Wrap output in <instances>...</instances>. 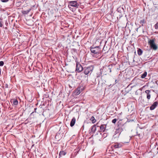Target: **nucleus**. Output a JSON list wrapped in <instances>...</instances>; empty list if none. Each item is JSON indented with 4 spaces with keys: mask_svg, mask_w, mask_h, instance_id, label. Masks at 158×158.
<instances>
[{
    "mask_svg": "<svg viewBox=\"0 0 158 158\" xmlns=\"http://www.w3.org/2000/svg\"><path fill=\"white\" fill-rule=\"evenodd\" d=\"M151 91L149 90H147L145 91V93L147 94V97L148 99H149L151 98Z\"/></svg>",
    "mask_w": 158,
    "mask_h": 158,
    "instance_id": "nucleus-8",
    "label": "nucleus"
},
{
    "mask_svg": "<svg viewBox=\"0 0 158 158\" xmlns=\"http://www.w3.org/2000/svg\"><path fill=\"white\" fill-rule=\"evenodd\" d=\"M5 28L6 29H7V27H5Z\"/></svg>",
    "mask_w": 158,
    "mask_h": 158,
    "instance_id": "nucleus-35",
    "label": "nucleus"
},
{
    "mask_svg": "<svg viewBox=\"0 0 158 158\" xmlns=\"http://www.w3.org/2000/svg\"><path fill=\"white\" fill-rule=\"evenodd\" d=\"M135 94L136 95H138V93L137 92V91H136L135 92Z\"/></svg>",
    "mask_w": 158,
    "mask_h": 158,
    "instance_id": "nucleus-31",
    "label": "nucleus"
},
{
    "mask_svg": "<svg viewBox=\"0 0 158 158\" xmlns=\"http://www.w3.org/2000/svg\"><path fill=\"white\" fill-rule=\"evenodd\" d=\"M76 122V119L75 117L73 118L72 119L70 123V125L71 127H73L75 124Z\"/></svg>",
    "mask_w": 158,
    "mask_h": 158,
    "instance_id": "nucleus-12",
    "label": "nucleus"
},
{
    "mask_svg": "<svg viewBox=\"0 0 158 158\" xmlns=\"http://www.w3.org/2000/svg\"><path fill=\"white\" fill-rule=\"evenodd\" d=\"M3 24L1 22V21H0V27H1L3 26Z\"/></svg>",
    "mask_w": 158,
    "mask_h": 158,
    "instance_id": "nucleus-26",
    "label": "nucleus"
},
{
    "mask_svg": "<svg viewBox=\"0 0 158 158\" xmlns=\"http://www.w3.org/2000/svg\"><path fill=\"white\" fill-rule=\"evenodd\" d=\"M4 63L3 61H0V66H2L3 65Z\"/></svg>",
    "mask_w": 158,
    "mask_h": 158,
    "instance_id": "nucleus-24",
    "label": "nucleus"
},
{
    "mask_svg": "<svg viewBox=\"0 0 158 158\" xmlns=\"http://www.w3.org/2000/svg\"><path fill=\"white\" fill-rule=\"evenodd\" d=\"M145 23V21L144 19L142 20L140 22V23L142 24V25H143V24L144 23Z\"/></svg>",
    "mask_w": 158,
    "mask_h": 158,
    "instance_id": "nucleus-20",
    "label": "nucleus"
},
{
    "mask_svg": "<svg viewBox=\"0 0 158 158\" xmlns=\"http://www.w3.org/2000/svg\"><path fill=\"white\" fill-rule=\"evenodd\" d=\"M117 11L118 12L120 13L121 15H119V16H122V13L124 11V9L122 7L118 8L117 9Z\"/></svg>",
    "mask_w": 158,
    "mask_h": 158,
    "instance_id": "nucleus-10",
    "label": "nucleus"
},
{
    "mask_svg": "<svg viewBox=\"0 0 158 158\" xmlns=\"http://www.w3.org/2000/svg\"><path fill=\"white\" fill-rule=\"evenodd\" d=\"M155 27L156 29H158V22L155 24Z\"/></svg>",
    "mask_w": 158,
    "mask_h": 158,
    "instance_id": "nucleus-23",
    "label": "nucleus"
},
{
    "mask_svg": "<svg viewBox=\"0 0 158 158\" xmlns=\"http://www.w3.org/2000/svg\"><path fill=\"white\" fill-rule=\"evenodd\" d=\"M138 28H136V31H137V30H138Z\"/></svg>",
    "mask_w": 158,
    "mask_h": 158,
    "instance_id": "nucleus-33",
    "label": "nucleus"
},
{
    "mask_svg": "<svg viewBox=\"0 0 158 158\" xmlns=\"http://www.w3.org/2000/svg\"><path fill=\"white\" fill-rule=\"evenodd\" d=\"M90 50L92 53L94 54H99L101 52L100 48L98 46L96 47L91 46Z\"/></svg>",
    "mask_w": 158,
    "mask_h": 158,
    "instance_id": "nucleus-2",
    "label": "nucleus"
},
{
    "mask_svg": "<svg viewBox=\"0 0 158 158\" xmlns=\"http://www.w3.org/2000/svg\"><path fill=\"white\" fill-rule=\"evenodd\" d=\"M158 105V102H155L150 106V110H153Z\"/></svg>",
    "mask_w": 158,
    "mask_h": 158,
    "instance_id": "nucleus-7",
    "label": "nucleus"
},
{
    "mask_svg": "<svg viewBox=\"0 0 158 158\" xmlns=\"http://www.w3.org/2000/svg\"><path fill=\"white\" fill-rule=\"evenodd\" d=\"M118 81L117 80H115V84L118 83Z\"/></svg>",
    "mask_w": 158,
    "mask_h": 158,
    "instance_id": "nucleus-30",
    "label": "nucleus"
},
{
    "mask_svg": "<svg viewBox=\"0 0 158 158\" xmlns=\"http://www.w3.org/2000/svg\"><path fill=\"white\" fill-rule=\"evenodd\" d=\"M143 53V51L140 48H139V55H141Z\"/></svg>",
    "mask_w": 158,
    "mask_h": 158,
    "instance_id": "nucleus-21",
    "label": "nucleus"
},
{
    "mask_svg": "<svg viewBox=\"0 0 158 158\" xmlns=\"http://www.w3.org/2000/svg\"><path fill=\"white\" fill-rule=\"evenodd\" d=\"M1 1L3 2H8L9 0H1Z\"/></svg>",
    "mask_w": 158,
    "mask_h": 158,
    "instance_id": "nucleus-25",
    "label": "nucleus"
},
{
    "mask_svg": "<svg viewBox=\"0 0 158 158\" xmlns=\"http://www.w3.org/2000/svg\"><path fill=\"white\" fill-rule=\"evenodd\" d=\"M137 52L138 53V49L137 50Z\"/></svg>",
    "mask_w": 158,
    "mask_h": 158,
    "instance_id": "nucleus-32",
    "label": "nucleus"
},
{
    "mask_svg": "<svg viewBox=\"0 0 158 158\" xmlns=\"http://www.w3.org/2000/svg\"><path fill=\"white\" fill-rule=\"evenodd\" d=\"M156 83L158 85V79L156 81Z\"/></svg>",
    "mask_w": 158,
    "mask_h": 158,
    "instance_id": "nucleus-29",
    "label": "nucleus"
},
{
    "mask_svg": "<svg viewBox=\"0 0 158 158\" xmlns=\"http://www.w3.org/2000/svg\"><path fill=\"white\" fill-rule=\"evenodd\" d=\"M80 88L78 87L75 90V93L76 95H78L80 94L81 91L80 90Z\"/></svg>",
    "mask_w": 158,
    "mask_h": 158,
    "instance_id": "nucleus-13",
    "label": "nucleus"
},
{
    "mask_svg": "<svg viewBox=\"0 0 158 158\" xmlns=\"http://www.w3.org/2000/svg\"><path fill=\"white\" fill-rule=\"evenodd\" d=\"M71 6H70V4H69L68 6V7L70 9V10H71V9L72 8H71Z\"/></svg>",
    "mask_w": 158,
    "mask_h": 158,
    "instance_id": "nucleus-28",
    "label": "nucleus"
},
{
    "mask_svg": "<svg viewBox=\"0 0 158 158\" xmlns=\"http://www.w3.org/2000/svg\"><path fill=\"white\" fill-rule=\"evenodd\" d=\"M106 47L105 48V47L104 46L102 50V52H104L106 51Z\"/></svg>",
    "mask_w": 158,
    "mask_h": 158,
    "instance_id": "nucleus-27",
    "label": "nucleus"
},
{
    "mask_svg": "<svg viewBox=\"0 0 158 158\" xmlns=\"http://www.w3.org/2000/svg\"><path fill=\"white\" fill-rule=\"evenodd\" d=\"M117 119L116 118H114L112 120V122L113 123H115L117 121Z\"/></svg>",
    "mask_w": 158,
    "mask_h": 158,
    "instance_id": "nucleus-22",
    "label": "nucleus"
},
{
    "mask_svg": "<svg viewBox=\"0 0 158 158\" xmlns=\"http://www.w3.org/2000/svg\"><path fill=\"white\" fill-rule=\"evenodd\" d=\"M147 74V73L146 72H145L144 73L141 75V77L142 78H145Z\"/></svg>",
    "mask_w": 158,
    "mask_h": 158,
    "instance_id": "nucleus-19",
    "label": "nucleus"
},
{
    "mask_svg": "<svg viewBox=\"0 0 158 158\" xmlns=\"http://www.w3.org/2000/svg\"><path fill=\"white\" fill-rule=\"evenodd\" d=\"M90 119L92 121L93 123H95L96 121V120L95 119L94 117L93 116L91 117Z\"/></svg>",
    "mask_w": 158,
    "mask_h": 158,
    "instance_id": "nucleus-17",
    "label": "nucleus"
},
{
    "mask_svg": "<svg viewBox=\"0 0 158 158\" xmlns=\"http://www.w3.org/2000/svg\"><path fill=\"white\" fill-rule=\"evenodd\" d=\"M31 9H29L26 11H22V13L23 14H27L30 11Z\"/></svg>",
    "mask_w": 158,
    "mask_h": 158,
    "instance_id": "nucleus-16",
    "label": "nucleus"
},
{
    "mask_svg": "<svg viewBox=\"0 0 158 158\" xmlns=\"http://www.w3.org/2000/svg\"><path fill=\"white\" fill-rule=\"evenodd\" d=\"M100 129L101 130V131H103V132H104L105 130V127H106V125L104 124H102L101 125L100 127Z\"/></svg>",
    "mask_w": 158,
    "mask_h": 158,
    "instance_id": "nucleus-15",
    "label": "nucleus"
},
{
    "mask_svg": "<svg viewBox=\"0 0 158 158\" xmlns=\"http://www.w3.org/2000/svg\"><path fill=\"white\" fill-rule=\"evenodd\" d=\"M148 43L150 48L154 50H156L158 48L155 42V40H148Z\"/></svg>",
    "mask_w": 158,
    "mask_h": 158,
    "instance_id": "nucleus-3",
    "label": "nucleus"
},
{
    "mask_svg": "<svg viewBox=\"0 0 158 158\" xmlns=\"http://www.w3.org/2000/svg\"><path fill=\"white\" fill-rule=\"evenodd\" d=\"M107 52H108V51H107ZM106 52H104V53H106Z\"/></svg>",
    "mask_w": 158,
    "mask_h": 158,
    "instance_id": "nucleus-34",
    "label": "nucleus"
},
{
    "mask_svg": "<svg viewBox=\"0 0 158 158\" xmlns=\"http://www.w3.org/2000/svg\"><path fill=\"white\" fill-rule=\"evenodd\" d=\"M11 102L13 103V105H17L18 104V102L16 99H13L11 100Z\"/></svg>",
    "mask_w": 158,
    "mask_h": 158,
    "instance_id": "nucleus-11",
    "label": "nucleus"
},
{
    "mask_svg": "<svg viewBox=\"0 0 158 158\" xmlns=\"http://www.w3.org/2000/svg\"><path fill=\"white\" fill-rule=\"evenodd\" d=\"M93 69L94 67L92 65L88 67H85L83 69L84 73L86 75L89 74H90Z\"/></svg>",
    "mask_w": 158,
    "mask_h": 158,
    "instance_id": "nucleus-1",
    "label": "nucleus"
},
{
    "mask_svg": "<svg viewBox=\"0 0 158 158\" xmlns=\"http://www.w3.org/2000/svg\"><path fill=\"white\" fill-rule=\"evenodd\" d=\"M66 154V152H65L62 151H60L59 154V158L62 156H65Z\"/></svg>",
    "mask_w": 158,
    "mask_h": 158,
    "instance_id": "nucleus-14",
    "label": "nucleus"
},
{
    "mask_svg": "<svg viewBox=\"0 0 158 158\" xmlns=\"http://www.w3.org/2000/svg\"><path fill=\"white\" fill-rule=\"evenodd\" d=\"M123 129L121 127H119L118 129H117L116 132L117 133H119L120 132V133L119 134H120V133L123 131Z\"/></svg>",
    "mask_w": 158,
    "mask_h": 158,
    "instance_id": "nucleus-18",
    "label": "nucleus"
},
{
    "mask_svg": "<svg viewBox=\"0 0 158 158\" xmlns=\"http://www.w3.org/2000/svg\"><path fill=\"white\" fill-rule=\"evenodd\" d=\"M123 145L122 144L120 143H115L112 146L114 148H121L122 147Z\"/></svg>",
    "mask_w": 158,
    "mask_h": 158,
    "instance_id": "nucleus-6",
    "label": "nucleus"
},
{
    "mask_svg": "<svg viewBox=\"0 0 158 158\" xmlns=\"http://www.w3.org/2000/svg\"><path fill=\"white\" fill-rule=\"evenodd\" d=\"M84 68L78 62H77L76 65L75 71L76 72L80 73L83 70Z\"/></svg>",
    "mask_w": 158,
    "mask_h": 158,
    "instance_id": "nucleus-4",
    "label": "nucleus"
},
{
    "mask_svg": "<svg viewBox=\"0 0 158 158\" xmlns=\"http://www.w3.org/2000/svg\"><path fill=\"white\" fill-rule=\"evenodd\" d=\"M96 130V125H93L92 127L91 128V132L89 133H91L92 132V133H94Z\"/></svg>",
    "mask_w": 158,
    "mask_h": 158,
    "instance_id": "nucleus-9",
    "label": "nucleus"
},
{
    "mask_svg": "<svg viewBox=\"0 0 158 158\" xmlns=\"http://www.w3.org/2000/svg\"><path fill=\"white\" fill-rule=\"evenodd\" d=\"M138 40H137V41L138 42Z\"/></svg>",
    "mask_w": 158,
    "mask_h": 158,
    "instance_id": "nucleus-36",
    "label": "nucleus"
},
{
    "mask_svg": "<svg viewBox=\"0 0 158 158\" xmlns=\"http://www.w3.org/2000/svg\"><path fill=\"white\" fill-rule=\"evenodd\" d=\"M69 4L72 6L76 8H77L79 6L76 1H70L69 2Z\"/></svg>",
    "mask_w": 158,
    "mask_h": 158,
    "instance_id": "nucleus-5",
    "label": "nucleus"
}]
</instances>
